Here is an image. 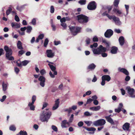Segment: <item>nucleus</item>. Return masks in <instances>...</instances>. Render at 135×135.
Here are the masks:
<instances>
[{"label": "nucleus", "instance_id": "obj_1", "mask_svg": "<svg viewBox=\"0 0 135 135\" xmlns=\"http://www.w3.org/2000/svg\"><path fill=\"white\" fill-rule=\"evenodd\" d=\"M48 109H46L45 110L43 111L40 114V119L42 122L46 121L47 122L52 115L51 112L47 110Z\"/></svg>", "mask_w": 135, "mask_h": 135}, {"label": "nucleus", "instance_id": "obj_2", "mask_svg": "<svg viewBox=\"0 0 135 135\" xmlns=\"http://www.w3.org/2000/svg\"><path fill=\"white\" fill-rule=\"evenodd\" d=\"M4 49L6 52V56L7 59L10 60H14V57L11 56L12 53V50L9 48L7 46H4Z\"/></svg>", "mask_w": 135, "mask_h": 135}, {"label": "nucleus", "instance_id": "obj_3", "mask_svg": "<svg viewBox=\"0 0 135 135\" xmlns=\"http://www.w3.org/2000/svg\"><path fill=\"white\" fill-rule=\"evenodd\" d=\"M106 50L107 49L105 47H103L102 45H100L97 48L93 49V51L94 54L99 55L102 52H105Z\"/></svg>", "mask_w": 135, "mask_h": 135}, {"label": "nucleus", "instance_id": "obj_4", "mask_svg": "<svg viewBox=\"0 0 135 135\" xmlns=\"http://www.w3.org/2000/svg\"><path fill=\"white\" fill-rule=\"evenodd\" d=\"M69 29L72 33L74 35H76L79 32L81 28L76 26H69Z\"/></svg>", "mask_w": 135, "mask_h": 135}, {"label": "nucleus", "instance_id": "obj_5", "mask_svg": "<svg viewBox=\"0 0 135 135\" xmlns=\"http://www.w3.org/2000/svg\"><path fill=\"white\" fill-rule=\"evenodd\" d=\"M78 20L79 22L81 23L87 22L88 21V17L83 15H80L77 16Z\"/></svg>", "mask_w": 135, "mask_h": 135}, {"label": "nucleus", "instance_id": "obj_6", "mask_svg": "<svg viewBox=\"0 0 135 135\" xmlns=\"http://www.w3.org/2000/svg\"><path fill=\"white\" fill-rule=\"evenodd\" d=\"M106 123L105 120L102 119L95 121L93 122L94 125L96 126H102L105 124Z\"/></svg>", "mask_w": 135, "mask_h": 135}, {"label": "nucleus", "instance_id": "obj_7", "mask_svg": "<svg viewBox=\"0 0 135 135\" xmlns=\"http://www.w3.org/2000/svg\"><path fill=\"white\" fill-rule=\"evenodd\" d=\"M126 89L127 90L129 97L132 98H135V95L134 94V90L133 89L131 88L129 86H128L126 88Z\"/></svg>", "mask_w": 135, "mask_h": 135}, {"label": "nucleus", "instance_id": "obj_8", "mask_svg": "<svg viewBox=\"0 0 135 135\" xmlns=\"http://www.w3.org/2000/svg\"><path fill=\"white\" fill-rule=\"evenodd\" d=\"M113 31L111 29L107 30L104 33V36L106 38H109L113 35Z\"/></svg>", "mask_w": 135, "mask_h": 135}, {"label": "nucleus", "instance_id": "obj_9", "mask_svg": "<svg viewBox=\"0 0 135 135\" xmlns=\"http://www.w3.org/2000/svg\"><path fill=\"white\" fill-rule=\"evenodd\" d=\"M88 8L90 10L95 9L96 8V4L94 1L91 2L88 5Z\"/></svg>", "mask_w": 135, "mask_h": 135}, {"label": "nucleus", "instance_id": "obj_10", "mask_svg": "<svg viewBox=\"0 0 135 135\" xmlns=\"http://www.w3.org/2000/svg\"><path fill=\"white\" fill-rule=\"evenodd\" d=\"M47 56L49 58H53L55 56V53L51 50H47L46 51Z\"/></svg>", "mask_w": 135, "mask_h": 135}, {"label": "nucleus", "instance_id": "obj_11", "mask_svg": "<svg viewBox=\"0 0 135 135\" xmlns=\"http://www.w3.org/2000/svg\"><path fill=\"white\" fill-rule=\"evenodd\" d=\"M38 80L40 81V85L42 87H44L45 85V78L43 76H40L38 78Z\"/></svg>", "mask_w": 135, "mask_h": 135}, {"label": "nucleus", "instance_id": "obj_12", "mask_svg": "<svg viewBox=\"0 0 135 135\" xmlns=\"http://www.w3.org/2000/svg\"><path fill=\"white\" fill-rule=\"evenodd\" d=\"M130 124L126 122L122 126V128L125 131H129L130 130Z\"/></svg>", "mask_w": 135, "mask_h": 135}, {"label": "nucleus", "instance_id": "obj_13", "mask_svg": "<svg viewBox=\"0 0 135 135\" xmlns=\"http://www.w3.org/2000/svg\"><path fill=\"white\" fill-rule=\"evenodd\" d=\"M59 100V99H57L55 101V104L52 108L53 110H54L57 109L59 107L60 103Z\"/></svg>", "mask_w": 135, "mask_h": 135}, {"label": "nucleus", "instance_id": "obj_14", "mask_svg": "<svg viewBox=\"0 0 135 135\" xmlns=\"http://www.w3.org/2000/svg\"><path fill=\"white\" fill-rule=\"evenodd\" d=\"M113 11L115 12L116 14L119 16H122L123 15L122 11L118 9L114 8Z\"/></svg>", "mask_w": 135, "mask_h": 135}, {"label": "nucleus", "instance_id": "obj_15", "mask_svg": "<svg viewBox=\"0 0 135 135\" xmlns=\"http://www.w3.org/2000/svg\"><path fill=\"white\" fill-rule=\"evenodd\" d=\"M119 71L123 73L126 75H128L129 73L128 71L125 69L124 68H121L119 67L118 68Z\"/></svg>", "mask_w": 135, "mask_h": 135}, {"label": "nucleus", "instance_id": "obj_16", "mask_svg": "<svg viewBox=\"0 0 135 135\" xmlns=\"http://www.w3.org/2000/svg\"><path fill=\"white\" fill-rule=\"evenodd\" d=\"M48 65L49 66L51 70L54 72L55 75H57V72L56 70V68L53 65L50 64H49Z\"/></svg>", "mask_w": 135, "mask_h": 135}, {"label": "nucleus", "instance_id": "obj_17", "mask_svg": "<svg viewBox=\"0 0 135 135\" xmlns=\"http://www.w3.org/2000/svg\"><path fill=\"white\" fill-rule=\"evenodd\" d=\"M102 79L104 81H109L110 80L111 78L109 75H104L102 76Z\"/></svg>", "mask_w": 135, "mask_h": 135}, {"label": "nucleus", "instance_id": "obj_18", "mask_svg": "<svg viewBox=\"0 0 135 135\" xmlns=\"http://www.w3.org/2000/svg\"><path fill=\"white\" fill-rule=\"evenodd\" d=\"M107 121L112 124H114V122L113 119L110 117V116H107L105 117Z\"/></svg>", "mask_w": 135, "mask_h": 135}, {"label": "nucleus", "instance_id": "obj_19", "mask_svg": "<svg viewBox=\"0 0 135 135\" xmlns=\"http://www.w3.org/2000/svg\"><path fill=\"white\" fill-rule=\"evenodd\" d=\"M118 50L117 47L115 46H113L112 47L110 52L112 54H116L117 52V51Z\"/></svg>", "mask_w": 135, "mask_h": 135}, {"label": "nucleus", "instance_id": "obj_20", "mask_svg": "<svg viewBox=\"0 0 135 135\" xmlns=\"http://www.w3.org/2000/svg\"><path fill=\"white\" fill-rule=\"evenodd\" d=\"M119 44L121 46H123L124 43V37L121 36L120 37L119 39Z\"/></svg>", "mask_w": 135, "mask_h": 135}, {"label": "nucleus", "instance_id": "obj_21", "mask_svg": "<svg viewBox=\"0 0 135 135\" xmlns=\"http://www.w3.org/2000/svg\"><path fill=\"white\" fill-rule=\"evenodd\" d=\"M113 20L117 25H120L121 24V23L120 21L119 18L116 17H114Z\"/></svg>", "mask_w": 135, "mask_h": 135}, {"label": "nucleus", "instance_id": "obj_22", "mask_svg": "<svg viewBox=\"0 0 135 135\" xmlns=\"http://www.w3.org/2000/svg\"><path fill=\"white\" fill-rule=\"evenodd\" d=\"M34 103L29 102L28 104V106L30 108V109L32 110H34L35 109V107L33 105Z\"/></svg>", "mask_w": 135, "mask_h": 135}, {"label": "nucleus", "instance_id": "obj_23", "mask_svg": "<svg viewBox=\"0 0 135 135\" xmlns=\"http://www.w3.org/2000/svg\"><path fill=\"white\" fill-rule=\"evenodd\" d=\"M96 67V65L94 63L90 64L88 67V69L91 70H93Z\"/></svg>", "mask_w": 135, "mask_h": 135}, {"label": "nucleus", "instance_id": "obj_24", "mask_svg": "<svg viewBox=\"0 0 135 135\" xmlns=\"http://www.w3.org/2000/svg\"><path fill=\"white\" fill-rule=\"evenodd\" d=\"M100 106H98L96 107H90V109L93 111H97L99 110L100 108Z\"/></svg>", "mask_w": 135, "mask_h": 135}, {"label": "nucleus", "instance_id": "obj_25", "mask_svg": "<svg viewBox=\"0 0 135 135\" xmlns=\"http://www.w3.org/2000/svg\"><path fill=\"white\" fill-rule=\"evenodd\" d=\"M17 46L18 48L19 49L21 50L23 49L22 46V43L20 41H18L17 44Z\"/></svg>", "mask_w": 135, "mask_h": 135}, {"label": "nucleus", "instance_id": "obj_26", "mask_svg": "<svg viewBox=\"0 0 135 135\" xmlns=\"http://www.w3.org/2000/svg\"><path fill=\"white\" fill-rule=\"evenodd\" d=\"M66 120H63L61 123V126L62 128H66Z\"/></svg>", "mask_w": 135, "mask_h": 135}, {"label": "nucleus", "instance_id": "obj_27", "mask_svg": "<svg viewBox=\"0 0 135 135\" xmlns=\"http://www.w3.org/2000/svg\"><path fill=\"white\" fill-rule=\"evenodd\" d=\"M16 135H27V133L25 131H21L18 133L16 134Z\"/></svg>", "mask_w": 135, "mask_h": 135}, {"label": "nucleus", "instance_id": "obj_28", "mask_svg": "<svg viewBox=\"0 0 135 135\" xmlns=\"http://www.w3.org/2000/svg\"><path fill=\"white\" fill-rule=\"evenodd\" d=\"M8 84H5L4 82H3L2 84L3 90V91H6L7 89V88Z\"/></svg>", "mask_w": 135, "mask_h": 135}, {"label": "nucleus", "instance_id": "obj_29", "mask_svg": "<svg viewBox=\"0 0 135 135\" xmlns=\"http://www.w3.org/2000/svg\"><path fill=\"white\" fill-rule=\"evenodd\" d=\"M26 32L27 33H30L32 30V28L30 26H28L26 27Z\"/></svg>", "mask_w": 135, "mask_h": 135}, {"label": "nucleus", "instance_id": "obj_30", "mask_svg": "<svg viewBox=\"0 0 135 135\" xmlns=\"http://www.w3.org/2000/svg\"><path fill=\"white\" fill-rule=\"evenodd\" d=\"M10 130L12 131H15L16 130V128L13 125H11L9 128Z\"/></svg>", "mask_w": 135, "mask_h": 135}, {"label": "nucleus", "instance_id": "obj_31", "mask_svg": "<svg viewBox=\"0 0 135 135\" xmlns=\"http://www.w3.org/2000/svg\"><path fill=\"white\" fill-rule=\"evenodd\" d=\"M87 129V131H95L96 130L95 128L93 127L88 128Z\"/></svg>", "mask_w": 135, "mask_h": 135}, {"label": "nucleus", "instance_id": "obj_32", "mask_svg": "<svg viewBox=\"0 0 135 135\" xmlns=\"http://www.w3.org/2000/svg\"><path fill=\"white\" fill-rule=\"evenodd\" d=\"M78 2L81 5H84L86 3V1L85 0H80Z\"/></svg>", "mask_w": 135, "mask_h": 135}, {"label": "nucleus", "instance_id": "obj_33", "mask_svg": "<svg viewBox=\"0 0 135 135\" xmlns=\"http://www.w3.org/2000/svg\"><path fill=\"white\" fill-rule=\"evenodd\" d=\"M119 0H115L114 2V4L115 6L117 7L119 4Z\"/></svg>", "mask_w": 135, "mask_h": 135}, {"label": "nucleus", "instance_id": "obj_34", "mask_svg": "<svg viewBox=\"0 0 135 135\" xmlns=\"http://www.w3.org/2000/svg\"><path fill=\"white\" fill-rule=\"evenodd\" d=\"M49 42V40L48 38H46L44 41V46L46 47L47 46V45L48 44Z\"/></svg>", "mask_w": 135, "mask_h": 135}, {"label": "nucleus", "instance_id": "obj_35", "mask_svg": "<svg viewBox=\"0 0 135 135\" xmlns=\"http://www.w3.org/2000/svg\"><path fill=\"white\" fill-rule=\"evenodd\" d=\"M74 118V115L73 114H72L69 119V121L70 123H72L73 120Z\"/></svg>", "mask_w": 135, "mask_h": 135}, {"label": "nucleus", "instance_id": "obj_36", "mask_svg": "<svg viewBox=\"0 0 135 135\" xmlns=\"http://www.w3.org/2000/svg\"><path fill=\"white\" fill-rule=\"evenodd\" d=\"M29 62V61L27 60H24L22 62V65L23 66H26Z\"/></svg>", "mask_w": 135, "mask_h": 135}, {"label": "nucleus", "instance_id": "obj_37", "mask_svg": "<svg viewBox=\"0 0 135 135\" xmlns=\"http://www.w3.org/2000/svg\"><path fill=\"white\" fill-rule=\"evenodd\" d=\"M12 10V9L9 8V9L7 10L6 11V14L7 15H8L10 13V12Z\"/></svg>", "mask_w": 135, "mask_h": 135}, {"label": "nucleus", "instance_id": "obj_38", "mask_svg": "<svg viewBox=\"0 0 135 135\" xmlns=\"http://www.w3.org/2000/svg\"><path fill=\"white\" fill-rule=\"evenodd\" d=\"M107 16L108 18L110 20H113L114 19V17H115V16L114 15L110 16L108 15H107Z\"/></svg>", "mask_w": 135, "mask_h": 135}, {"label": "nucleus", "instance_id": "obj_39", "mask_svg": "<svg viewBox=\"0 0 135 135\" xmlns=\"http://www.w3.org/2000/svg\"><path fill=\"white\" fill-rule=\"evenodd\" d=\"M40 72L42 75H43L45 74L46 73V71L44 69H42L41 70Z\"/></svg>", "mask_w": 135, "mask_h": 135}, {"label": "nucleus", "instance_id": "obj_40", "mask_svg": "<svg viewBox=\"0 0 135 135\" xmlns=\"http://www.w3.org/2000/svg\"><path fill=\"white\" fill-rule=\"evenodd\" d=\"M51 128L55 132H57V127L54 125H52L51 126Z\"/></svg>", "mask_w": 135, "mask_h": 135}, {"label": "nucleus", "instance_id": "obj_41", "mask_svg": "<svg viewBox=\"0 0 135 135\" xmlns=\"http://www.w3.org/2000/svg\"><path fill=\"white\" fill-rule=\"evenodd\" d=\"M123 104L122 103H119V105L118 107V108L119 109H120L121 110H122V109H123Z\"/></svg>", "mask_w": 135, "mask_h": 135}, {"label": "nucleus", "instance_id": "obj_42", "mask_svg": "<svg viewBox=\"0 0 135 135\" xmlns=\"http://www.w3.org/2000/svg\"><path fill=\"white\" fill-rule=\"evenodd\" d=\"M93 101V99L91 98H89L87 100L86 102V104H90Z\"/></svg>", "mask_w": 135, "mask_h": 135}, {"label": "nucleus", "instance_id": "obj_43", "mask_svg": "<svg viewBox=\"0 0 135 135\" xmlns=\"http://www.w3.org/2000/svg\"><path fill=\"white\" fill-rule=\"evenodd\" d=\"M98 44L97 43H94L93 45H91L90 46V47L91 48H93V47H96L98 46Z\"/></svg>", "mask_w": 135, "mask_h": 135}, {"label": "nucleus", "instance_id": "obj_44", "mask_svg": "<svg viewBox=\"0 0 135 135\" xmlns=\"http://www.w3.org/2000/svg\"><path fill=\"white\" fill-rule=\"evenodd\" d=\"M36 96L35 95L33 96L32 97V102L31 103H34L36 100Z\"/></svg>", "mask_w": 135, "mask_h": 135}, {"label": "nucleus", "instance_id": "obj_45", "mask_svg": "<svg viewBox=\"0 0 135 135\" xmlns=\"http://www.w3.org/2000/svg\"><path fill=\"white\" fill-rule=\"evenodd\" d=\"M6 96L5 95L3 96L2 98L0 99V101L1 102H3L6 98Z\"/></svg>", "mask_w": 135, "mask_h": 135}, {"label": "nucleus", "instance_id": "obj_46", "mask_svg": "<svg viewBox=\"0 0 135 135\" xmlns=\"http://www.w3.org/2000/svg\"><path fill=\"white\" fill-rule=\"evenodd\" d=\"M125 6L126 11L127 15L128 12L129 6L128 5L125 4Z\"/></svg>", "mask_w": 135, "mask_h": 135}, {"label": "nucleus", "instance_id": "obj_47", "mask_svg": "<svg viewBox=\"0 0 135 135\" xmlns=\"http://www.w3.org/2000/svg\"><path fill=\"white\" fill-rule=\"evenodd\" d=\"M92 114L91 113H90L89 112L86 111L84 113V115L86 116H90Z\"/></svg>", "mask_w": 135, "mask_h": 135}, {"label": "nucleus", "instance_id": "obj_48", "mask_svg": "<svg viewBox=\"0 0 135 135\" xmlns=\"http://www.w3.org/2000/svg\"><path fill=\"white\" fill-rule=\"evenodd\" d=\"M84 122L88 126H90L91 124L92 123V122L91 121H85Z\"/></svg>", "mask_w": 135, "mask_h": 135}, {"label": "nucleus", "instance_id": "obj_49", "mask_svg": "<svg viewBox=\"0 0 135 135\" xmlns=\"http://www.w3.org/2000/svg\"><path fill=\"white\" fill-rule=\"evenodd\" d=\"M54 11V8L53 6H51L50 7V12L51 13H53Z\"/></svg>", "mask_w": 135, "mask_h": 135}, {"label": "nucleus", "instance_id": "obj_50", "mask_svg": "<svg viewBox=\"0 0 135 135\" xmlns=\"http://www.w3.org/2000/svg\"><path fill=\"white\" fill-rule=\"evenodd\" d=\"M98 40V38L96 36H94L93 38V40L94 42H97Z\"/></svg>", "mask_w": 135, "mask_h": 135}, {"label": "nucleus", "instance_id": "obj_51", "mask_svg": "<svg viewBox=\"0 0 135 135\" xmlns=\"http://www.w3.org/2000/svg\"><path fill=\"white\" fill-rule=\"evenodd\" d=\"M49 75L51 78H54L55 77V75L54 74H54H52V72L51 71H50L49 73Z\"/></svg>", "mask_w": 135, "mask_h": 135}, {"label": "nucleus", "instance_id": "obj_52", "mask_svg": "<svg viewBox=\"0 0 135 135\" xmlns=\"http://www.w3.org/2000/svg\"><path fill=\"white\" fill-rule=\"evenodd\" d=\"M84 124V123L82 121L79 122L78 123V126L79 127H81Z\"/></svg>", "mask_w": 135, "mask_h": 135}, {"label": "nucleus", "instance_id": "obj_53", "mask_svg": "<svg viewBox=\"0 0 135 135\" xmlns=\"http://www.w3.org/2000/svg\"><path fill=\"white\" fill-rule=\"evenodd\" d=\"M31 23L33 25H35L36 24V20L35 18H33L32 20Z\"/></svg>", "mask_w": 135, "mask_h": 135}, {"label": "nucleus", "instance_id": "obj_54", "mask_svg": "<svg viewBox=\"0 0 135 135\" xmlns=\"http://www.w3.org/2000/svg\"><path fill=\"white\" fill-rule=\"evenodd\" d=\"M25 52L23 50H21L20 51L18 52V55H22Z\"/></svg>", "mask_w": 135, "mask_h": 135}, {"label": "nucleus", "instance_id": "obj_55", "mask_svg": "<svg viewBox=\"0 0 135 135\" xmlns=\"http://www.w3.org/2000/svg\"><path fill=\"white\" fill-rule=\"evenodd\" d=\"M15 70L16 73L17 74L20 71L19 69L17 67L15 68Z\"/></svg>", "mask_w": 135, "mask_h": 135}, {"label": "nucleus", "instance_id": "obj_56", "mask_svg": "<svg viewBox=\"0 0 135 135\" xmlns=\"http://www.w3.org/2000/svg\"><path fill=\"white\" fill-rule=\"evenodd\" d=\"M97 80V79L95 75H94V77L92 80V81L93 82H96Z\"/></svg>", "mask_w": 135, "mask_h": 135}, {"label": "nucleus", "instance_id": "obj_57", "mask_svg": "<svg viewBox=\"0 0 135 135\" xmlns=\"http://www.w3.org/2000/svg\"><path fill=\"white\" fill-rule=\"evenodd\" d=\"M44 35L43 34H41L38 36V38L40 39H42L43 38Z\"/></svg>", "mask_w": 135, "mask_h": 135}, {"label": "nucleus", "instance_id": "obj_58", "mask_svg": "<svg viewBox=\"0 0 135 135\" xmlns=\"http://www.w3.org/2000/svg\"><path fill=\"white\" fill-rule=\"evenodd\" d=\"M102 56L103 57H105L107 56V54L104 52H102L101 54Z\"/></svg>", "mask_w": 135, "mask_h": 135}, {"label": "nucleus", "instance_id": "obj_59", "mask_svg": "<svg viewBox=\"0 0 135 135\" xmlns=\"http://www.w3.org/2000/svg\"><path fill=\"white\" fill-rule=\"evenodd\" d=\"M48 105V104L46 103H44L43 105V107L42 108V109H43L44 108L46 107Z\"/></svg>", "mask_w": 135, "mask_h": 135}, {"label": "nucleus", "instance_id": "obj_60", "mask_svg": "<svg viewBox=\"0 0 135 135\" xmlns=\"http://www.w3.org/2000/svg\"><path fill=\"white\" fill-rule=\"evenodd\" d=\"M19 62H20V61L19 60L17 61L16 62V64H17V66H19V67H21V66H22L21 63L20 62L19 63Z\"/></svg>", "mask_w": 135, "mask_h": 135}, {"label": "nucleus", "instance_id": "obj_61", "mask_svg": "<svg viewBox=\"0 0 135 135\" xmlns=\"http://www.w3.org/2000/svg\"><path fill=\"white\" fill-rule=\"evenodd\" d=\"M63 88V85L62 84H60L58 87V88L60 90H62Z\"/></svg>", "mask_w": 135, "mask_h": 135}, {"label": "nucleus", "instance_id": "obj_62", "mask_svg": "<svg viewBox=\"0 0 135 135\" xmlns=\"http://www.w3.org/2000/svg\"><path fill=\"white\" fill-rule=\"evenodd\" d=\"M15 20L17 22H18L20 21L19 18L17 15H16L15 16Z\"/></svg>", "mask_w": 135, "mask_h": 135}, {"label": "nucleus", "instance_id": "obj_63", "mask_svg": "<svg viewBox=\"0 0 135 135\" xmlns=\"http://www.w3.org/2000/svg\"><path fill=\"white\" fill-rule=\"evenodd\" d=\"M60 22L61 23L65 22L66 21L65 17L61 18L60 20Z\"/></svg>", "mask_w": 135, "mask_h": 135}, {"label": "nucleus", "instance_id": "obj_64", "mask_svg": "<svg viewBox=\"0 0 135 135\" xmlns=\"http://www.w3.org/2000/svg\"><path fill=\"white\" fill-rule=\"evenodd\" d=\"M90 39L89 38H87L86 40V42L87 44H89L90 43Z\"/></svg>", "mask_w": 135, "mask_h": 135}]
</instances>
